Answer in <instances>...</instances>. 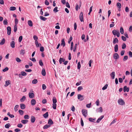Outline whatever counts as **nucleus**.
I'll return each instance as SVG.
<instances>
[{
    "instance_id": "f257e3e1",
    "label": "nucleus",
    "mask_w": 132,
    "mask_h": 132,
    "mask_svg": "<svg viewBox=\"0 0 132 132\" xmlns=\"http://www.w3.org/2000/svg\"><path fill=\"white\" fill-rule=\"evenodd\" d=\"M112 33L114 35H116L118 37H119L120 36V33L118 30H113L112 31Z\"/></svg>"
},
{
    "instance_id": "f03ea898",
    "label": "nucleus",
    "mask_w": 132,
    "mask_h": 132,
    "mask_svg": "<svg viewBox=\"0 0 132 132\" xmlns=\"http://www.w3.org/2000/svg\"><path fill=\"white\" fill-rule=\"evenodd\" d=\"M77 98L78 100L80 101H82L83 100L84 98V96L83 95H82L81 94H78L77 95Z\"/></svg>"
},
{
    "instance_id": "7ed1b4c3",
    "label": "nucleus",
    "mask_w": 132,
    "mask_h": 132,
    "mask_svg": "<svg viewBox=\"0 0 132 132\" xmlns=\"http://www.w3.org/2000/svg\"><path fill=\"white\" fill-rule=\"evenodd\" d=\"M82 112L83 115L86 117L87 115V110L83 109L82 110Z\"/></svg>"
},
{
    "instance_id": "20e7f679",
    "label": "nucleus",
    "mask_w": 132,
    "mask_h": 132,
    "mask_svg": "<svg viewBox=\"0 0 132 132\" xmlns=\"http://www.w3.org/2000/svg\"><path fill=\"white\" fill-rule=\"evenodd\" d=\"M83 13L82 12H81L79 15V19L80 21L81 22L84 21L83 19Z\"/></svg>"
},
{
    "instance_id": "39448f33",
    "label": "nucleus",
    "mask_w": 132,
    "mask_h": 132,
    "mask_svg": "<svg viewBox=\"0 0 132 132\" xmlns=\"http://www.w3.org/2000/svg\"><path fill=\"white\" fill-rule=\"evenodd\" d=\"M7 34L8 35H10L11 32V28L9 26L7 28Z\"/></svg>"
},
{
    "instance_id": "423d86ee",
    "label": "nucleus",
    "mask_w": 132,
    "mask_h": 132,
    "mask_svg": "<svg viewBox=\"0 0 132 132\" xmlns=\"http://www.w3.org/2000/svg\"><path fill=\"white\" fill-rule=\"evenodd\" d=\"M118 103L120 105H123L124 104V101L121 99H119L118 101Z\"/></svg>"
},
{
    "instance_id": "0eeeda50",
    "label": "nucleus",
    "mask_w": 132,
    "mask_h": 132,
    "mask_svg": "<svg viewBox=\"0 0 132 132\" xmlns=\"http://www.w3.org/2000/svg\"><path fill=\"white\" fill-rule=\"evenodd\" d=\"M113 57L114 59H117L119 58V56L117 53H115L113 56Z\"/></svg>"
},
{
    "instance_id": "6e6552de",
    "label": "nucleus",
    "mask_w": 132,
    "mask_h": 132,
    "mask_svg": "<svg viewBox=\"0 0 132 132\" xmlns=\"http://www.w3.org/2000/svg\"><path fill=\"white\" fill-rule=\"evenodd\" d=\"M117 7L118 8H119L118 11H120V8H121V4L120 3L118 2L117 3Z\"/></svg>"
},
{
    "instance_id": "1a4fd4ad",
    "label": "nucleus",
    "mask_w": 132,
    "mask_h": 132,
    "mask_svg": "<svg viewBox=\"0 0 132 132\" xmlns=\"http://www.w3.org/2000/svg\"><path fill=\"white\" fill-rule=\"evenodd\" d=\"M15 43L14 41H12L10 43V46L11 47L13 48L15 47Z\"/></svg>"
},
{
    "instance_id": "9d476101",
    "label": "nucleus",
    "mask_w": 132,
    "mask_h": 132,
    "mask_svg": "<svg viewBox=\"0 0 132 132\" xmlns=\"http://www.w3.org/2000/svg\"><path fill=\"white\" fill-rule=\"evenodd\" d=\"M110 76H111L112 79H114L115 76V73L114 72H113L110 74Z\"/></svg>"
},
{
    "instance_id": "9b49d317",
    "label": "nucleus",
    "mask_w": 132,
    "mask_h": 132,
    "mask_svg": "<svg viewBox=\"0 0 132 132\" xmlns=\"http://www.w3.org/2000/svg\"><path fill=\"white\" fill-rule=\"evenodd\" d=\"M104 116L103 115L101 116L97 119L96 121V122L97 123L99 122L100 121H101V120L104 118Z\"/></svg>"
},
{
    "instance_id": "f8f14e48",
    "label": "nucleus",
    "mask_w": 132,
    "mask_h": 132,
    "mask_svg": "<svg viewBox=\"0 0 132 132\" xmlns=\"http://www.w3.org/2000/svg\"><path fill=\"white\" fill-rule=\"evenodd\" d=\"M29 96L30 98H33L34 97V94L33 93H29Z\"/></svg>"
},
{
    "instance_id": "ddd939ff",
    "label": "nucleus",
    "mask_w": 132,
    "mask_h": 132,
    "mask_svg": "<svg viewBox=\"0 0 132 132\" xmlns=\"http://www.w3.org/2000/svg\"><path fill=\"white\" fill-rule=\"evenodd\" d=\"M28 24L30 27H32L33 26V23L32 21L30 20H28Z\"/></svg>"
},
{
    "instance_id": "4468645a",
    "label": "nucleus",
    "mask_w": 132,
    "mask_h": 132,
    "mask_svg": "<svg viewBox=\"0 0 132 132\" xmlns=\"http://www.w3.org/2000/svg\"><path fill=\"white\" fill-rule=\"evenodd\" d=\"M31 122L32 123H34L35 122V117L33 116L31 117Z\"/></svg>"
},
{
    "instance_id": "2eb2a0df",
    "label": "nucleus",
    "mask_w": 132,
    "mask_h": 132,
    "mask_svg": "<svg viewBox=\"0 0 132 132\" xmlns=\"http://www.w3.org/2000/svg\"><path fill=\"white\" fill-rule=\"evenodd\" d=\"M48 124L49 125H52L53 124V122L51 119H49Z\"/></svg>"
},
{
    "instance_id": "dca6fc26",
    "label": "nucleus",
    "mask_w": 132,
    "mask_h": 132,
    "mask_svg": "<svg viewBox=\"0 0 132 132\" xmlns=\"http://www.w3.org/2000/svg\"><path fill=\"white\" fill-rule=\"evenodd\" d=\"M42 74L43 76H45L46 75V73L45 70L44 68H43L42 69Z\"/></svg>"
},
{
    "instance_id": "f3484780",
    "label": "nucleus",
    "mask_w": 132,
    "mask_h": 132,
    "mask_svg": "<svg viewBox=\"0 0 132 132\" xmlns=\"http://www.w3.org/2000/svg\"><path fill=\"white\" fill-rule=\"evenodd\" d=\"M118 45L117 44H116L115 45L114 47V51L115 52H117L118 50Z\"/></svg>"
},
{
    "instance_id": "a211bd4d",
    "label": "nucleus",
    "mask_w": 132,
    "mask_h": 132,
    "mask_svg": "<svg viewBox=\"0 0 132 132\" xmlns=\"http://www.w3.org/2000/svg\"><path fill=\"white\" fill-rule=\"evenodd\" d=\"M36 101L34 99H32L31 101V103L32 105H34L36 103Z\"/></svg>"
},
{
    "instance_id": "6ab92c4d",
    "label": "nucleus",
    "mask_w": 132,
    "mask_h": 132,
    "mask_svg": "<svg viewBox=\"0 0 132 132\" xmlns=\"http://www.w3.org/2000/svg\"><path fill=\"white\" fill-rule=\"evenodd\" d=\"M129 91V88L128 87H127L126 86H124V92H128Z\"/></svg>"
},
{
    "instance_id": "aec40b11",
    "label": "nucleus",
    "mask_w": 132,
    "mask_h": 132,
    "mask_svg": "<svg viewBox=\"0 0 132 132\" xmlns=\"http://www.w3.org/2000/svg\"><path fill=\"white\" fill-rule=\"evenodd\" d=\"M35 44L36 46L37 47H39L40 46H41V44L40 43H38V40L35 41Z\"/></svg>"
},
{
    "instance_id": "412c9836",
    "label": "nucleus",
    "mask_w": 132,
    "mask_h": 132,
    "mask_svg": "<svg viewBox=\"0 0 132 132\" xmlns=\"http://www.w3.org/2000/svg\"><path fill=\"white\" fill-rule=\"evenodd\" d=\"M65 45V42H64V39H63L61 40V45H62L63 47H64Z\"/></svg>"
},
{
    "instance_id": "4be33fe9",
    "label": "nucleus",
    "mask_w": 132,
    "mask_h": 132,
    "mask_svg": "<svg viewBox=\"0 0 132 132\" xmlns=\"http://www.w3.org/2000/svg\"><path fill=\"white\" fill-rule=\"evenodd\" d=\"M5 85H4V86L5 87H6L8 86L10 84V80H9L8 81H6L5 82Z\"/></svg>"
},
{
    "instance_id": "5701e85b",
    "label": "nucleus",
    "mask_w": 132,
    "mask_h": 132,
    "mask_svg": "<svg viewBox=\"0 0 132 132\" xmlns=\"http://www.w3.org/2000/svg\"><path fill=\"white\" fill-rule=\"evenodd\" d=\"M5 39L4 38H3L1 40V42L0 43V45H3L5 43Z\"/></svg>"
},
{
    "instance_id": "b1692460",
    "label": "nucleus",
    "mask_w": 132,
    "mask_h": 132,
    "mask_svg": "<svg viewBox=\"0 0 132 132\" xmlns=\"http://www.w3.org/2000/svg\"><path fill=\"white\" fill-rule=\"evenodd\" d=\"M20 107L21 109H24L25 108V105L23 104H20Z\"/></svg>"
},
{
    "instance_id": "393cba45",
    "label": "nucleus",
    "mask_w": 132,
    "mask_h": 132,
    "mask_svg": "<svg viewBox=\"0 0 132 132\" xmlns=\"http://www.w3.org/2000/svg\"><path fill=\"white\" fill-rule=\"evenodd\" d=\"M118 40L117 38H115L113 42V43L114 44H115L116 43H118Z\"/></svg>"
},
{
    "instance_id": "a878e982",
    "label": "nucleus",
    "mask_w": 132,
    "mask_h": 132,
    "mask_svg": "<svg viewBox=\"0 0 132 132\" xmlns=\"http://www.w3.org/2000/svg\"><path fill=\"white\" fill-rule=\"evenodd\" d=\"M48 116V113L47 112L46 113L43 115V116L45 118H46Z\"/></svg>"
},
{
    "instance_id": "bb28decb",
    "label": "nucleus",
    "mask_w": 132,
    "mask_h": 132,
    "mask_svg": "<svg viewBox=\"0 0 132 132\" xmlns=\"http://www.w3.org/2000/svg\"><path fill=\"white\" fill-rule=\"evenodd\" d=\"M40 18L41 20L44 21H45L47 20V18H45L42 16H40Z\"/></svg>"
},
{
    "instance_id": "cd10ccee",
    "label": "nucleus",
    "mask_w": 132,
    "mask_h": 132,
    "mask_svg": "<svg viewBox=\"0 0 132 132\" xmlns=\"http://www.w3.org/2000/svg\"><path fill=\"white\" fill-rule=\"evenodd\" d=\"M19 105H16L14 107V110L15 112H16L18 110Z\"/></svg>"
},
{
    "instance_id": "c85d7f7f",
    "label": "nucleus",
    "mask_w": 132,
    "mask_h": 132,
    "mask_svg": "<svg viewBox=\"0 0 132 132\" xmlns=\"http://www.w3.org/2000/svg\"><path fill=\"white\" fill-rule=\"evenodd\" d=\"M28 120H23L21 121V122L24 124L27 123L28 122Z\"/></svg>"
},
{
    "instance_id": "c756f323",
    "label": "nucleus",
    "mask_w": 132,
    "mask_h": 132,
    "mask_svg": "<svg viewBox=\"0 0 132 132\" xmlns=\"http://www.w3.org/2000/svg\"><path fill=\"white\" fill-rule=\"evenodd\" d=\"M65 61V60L64 59H63L62 58H60L59 60V63L60 64H61L62 63V62H64Z\"/></svg>"
},
{
    "instance_id": "7c9ffc66",
    "label": "nucleus",
    "mask_w": 132,
    "mask_h": 132,
    "mask_svg": "<svg viewBox=\"0 0 132 132\" xmlns=\"http://www.w3.org/2000/svg\"><path fill=\"white\" fill-rule=\"evenodd\" d=\"M3 23L4 25H7L8 24L7 20L6 19H5L3 21Z\"/></svg>"
},
{
    "instance_id": "2f4dec72",
    "label": "nucleus",
    "mask_w": 132,
    "mask_h": 132,
    "mask_svg": "<svg viewBox=\"0 0 132 132\" xmlns=\"http://www.w3.org/2000/svg\"><path fill=\"white\" fill-rule=\"evenodd\" d=\"M10 9L11 11H14L16 9V8L14 6L11 7L10 8Z\"/></svg>"
},
{
    "instance_id": "473e14b6",
    "label": "nucleus",
    "mask_w": 132,
    "mask_h": 132,
    "mask_svg": "<svg viewBox=\"0 0 132 132\" xmlns=\"http://www.w3.org/2000/svg\"><path fill=\"white\" fill-rule=\"evenodd\" d=\"M7 115L11 118H13L14 117L13 115L11 114L9 112L7 113Z\"/></svg>"
},
{
    "instance_id": "72a5a7b5",
    "label": "nucleus",
    "mask_w": 132,
    "mask_h": 132,
    "mask_svg": "<svg viewBox=\"0 0 132 132\" xmlns=\"http://www.w3.org/2000/svg\"><path fill=\"white\" fill-rule=\"evenodd\" d=\"M38 82V81L37 79H35L32 81V83L34 84H36Z\"/></svg>"
},
{
    "instance_id": "f704fd0d",
    "label": "nucleus",
    "mask_w": 132,
    "mask_h": 132,
    "mask_svg": "<svg viewBox=\"0 0 132 132\" xmlns=\"http://www.w3.org/2000/svg\"><path fill=\"white\" fill-rule=\"evenodd\" d=\"M17 25H14V32H16L17 31Z\"/></svg>"
},
{
    "instance_id": "c9c22d12",
    "label": "nucleus",
    "mask_w": 132,
    "mask_h": 132,
    "mask_svg": "<svg viewBox=\"0 0 132 132\" xmlns=\"http://www.w3.org/2000/svg\"><path fill=\"white\" fill-rule=\"evenodd\" d=\"M53 103H56L57 100L55 97H53Z\"/></svg>"
},
{
    "instance_id": "e433bc0d",
    "label": "nucleus",
    "mask_w": 132,
    "mask_h": 132,
    "mask_svg": "<svg viewBox=\"0 0 132 132\" xmlns=\"http://www.w3.org/2000/svg\"><path fill=\"white\" fill-rule=\"evenodd\" d=\"M120 33L121 34H122L123 33L124 30H123V28L122 27H120Z\"/></svg>"
},
{
    "instance_id": "4c0bfd02",
    "label": "nucleus",
    "mask_w": 132,
    "mask_h": 132,
    "mask_svg": "<svg viewBox=\"0 0 132 132\" xmlns=\"http://www.w3.org/2000/svg\"><path fill=\"white\" fill-rule=\"evenodd\" d=\"M11 126V125L9 123H8L6 125H5V127L6 128H8L9 127Z\"/></svg>"
},
{
    "instance_id": "58836bf2",
    "label": "nucleus",
    "mask_w": 132,
    "mask_h": 132,
    "mask_svg": "<svg viewBox=\"0 0 132 132\" xmlns=\"http://www.w3.org/2000/svg\"><path fill=\"white\" fill-rule=\"evenodd\" d=\"M39 64L42 67L43 66V64L42 62V60H40L39 61Z\"/></svg>"
},
{
    "instance_id": "ea45409f",
    "label": "nucleus",
    "mask_w": 132,
    "mask_h": 132,
    "mask_svg": "<svg viewBox=\"0 0 132 132\" xmlns=\"http://www.w3.org/2000/svg\"><path fill=\"white\" fill-rule=\"evenodd\" d=\"M26 99V97L24 96H23L22 98L20 99V101L21 102L24 101Z\"/></svg>"
},
{
    "instance_id": "a19ab883",
    "label": "nucleus",
    "mask_w": 132,
    "mask_h": 132,
    "mask_svg": "<svg viewBox=\"0 0 132 132\" xmlns=\"http://www.w3.org/2000/svg\"><path fill=\"white\" fill-rule=\"evenodd\" d=\"M98 111L101 113L102 112H103V110L102 107H100L98 109H97Z\"/></svg>"
},
{
    "instance_id": "79ce46f5",
    "label": "nucleus",
    "mask_w": 132,
    "mask_h": 132,
    "mask_svg": "<svg viewBox=\"0 0 132 132\" xmlns=\"http://www.w3.org/2000/svg\"><path fill=\"white\" fill-rule=\"evenodd\" d=\"M50 126V125H46L44 126L43 127V128L44 129H47Z\"/></svg>"
},
{
    "instance_id": "37998d69",
    "label": "nucleus",
    "mask_w": 132,
    "mask_h": 132,
    "mask_svg": "<svg viewBox=\"0 0 132 132\" xmlns=\"http://www.w3.org/2000/svg\"><path fill=\"white\" fill-rule=\"evenodd\" d=\"M19 112L21 115H23L24 113V112L23 110H19Z\"/></svg>"
},
{
    "instance_id": "c03bdc74",
    "label": "nucleus",
    "mask_w": 132,
    "mask_h": 132,
    "mask_svg": "<svg viewBox=\"0 0 132 132\" xmlns=\"http://www.w3.org/2000/svg\"><path fill=\"white\" fill-rule=\"evenodd\" d=\"M21 75L23 76H26L27 75V73L24 71H22L21 72Z\"/></svg>"
},
{
    "instance_id": "a18cd8bd",
    "label": "nucleus",
    "mask_w": 132,
    "mask_h": 132,
    "mask_svg": "<svg viewBox=\"0 0 132 132\" xmlns=\"http://www.w3.org/2000/svg\"><path fill=\"white\" fill-rule=\"evenodd\" d=\"M108 86V85L107 84H106L102 88V89L103 90H104L106 89L107 88V87Z\"/></svg>"
},
{
    "instance_id": "49530a36",
    "label": "nucleus",
    "mask_w": 132,
    "mask_h": 132,
    "mask_svg": "<svg viewBox=\"0 0 132 132\" xmlns=\"http://www.w3.org/2000/svg\"><path fill=\"white\" fill-rule=\"evenodd\" d=\"M83 89V88L82 87L80 86L78 87L77 90L78 91H81V90H82Z\"/></svg>"
},
{
    "instance_id": "de8ad7c7",
    "label": "nucleus",
    "mask_w": 132,
    "mask_h": 132,
    "mask_svg": "<svg viewBox=\"0 0 132 132\" xmlns=\"http://www.w3.org/2000/svg\"><path fill=\"white\" fill-rule=\"evenodd\" d=\"M58 7H56L53 10V11L55 12L56 13L58 11V10H57Z\"/></svg>"
},
{
    "instance_id": "09e8293b",
    "label": "nucleus",
    "mask_w": 132,
    "mask_h": 132,
    "mask_svg": "<svg viewBox=\"0 0 132 132\" xmlns=\"http://www.w3.org/2000/svg\"><path fill=\"white\" fill-rule=\"evenodd\" d=\"M25 53V50H21L20 52V54H21L24 55Z\"/></svg>"
},
{
    "instance_id": "8fccbe9b",
    "label": "nucleus",
    "mask_w": 132,
    "mask_h": 132,
    "mask_svg": "<svg viewBox=\"0 0 132 132\" xmlns=\"http://www.w3.org/2000/svg\"><path fill=\"white\" fill-rule=\"evenodd\" d=\"M56 103H53V104L52 107L54 109H56Z\"/></svg>"
},
{
    "instance_id": "3c124183",
    "label": "nucleus",
    "mask_w": 132,
    "mask_h": 132,
    "mask_svg": "<svg viewBox=\"0 0 132 132\" xmlns=\"http://www.w3.org/2000/svg\"><path fill=\"white\" fill-rule=\"evenodd\" d=\"M16 61L18 63H20L21 62V60L18 57H17L16 58Z\"/></svg>"
},
{
    "instance_id": "603ef678",
    "label": "nucleus",
    "mask_w": 132,
    "mask_h": 132,
    "mask_svg": "<svg viewBox=\"0 0 132 132\" xmlns=\"http://www.w3.org/2000/svg\"><path fill=\"white\" fill-rule=\"evenodd\" d=\"M88 119L89 121L92 122H94L95 120V119H93L91 118H89Z\"/></svg>"
},
{
    "instance_id": "864d4df0",
    "label": "nucleus",
    "mask_w": 132,
    "mask_h": 132,
    "mask_svg": "<svg viewBox=\"0 0 132 132\" xmlns=\"http://www.w3.org/2000/svg\"><path fill=\"white\" fill-rule=\"evenodd\" d=\"M22 39V36H20L19 38V42H21Z\"/></svg>"
},
{
    "instance_id": "5fc2aeb1",
    "label": "nucleus",
    "mask_w": 132,
    "mask_h": 132,
    "mask_svg": "<svg viewBox=\"0 0 132 132\" xmlns=\"http://www.w3.org/2000/svg\"><path fill=\"white\" fill-rule=\"evenodd\" d=\"M77 66L78 69H79L81 67V65L80 62H78V63Z\"/></svg>"
},
{
    "instance_id": "6e6d98bb",
    "label": "nucleus",
    "mask_w": 132,
    "mask_h": 132,
    "mask_svg": "<svg viewBox=\"0 0 132 132\" xmlns=\"http://www.w3.org/2000/svg\"><path fill=\"white\" fill-rule=\"evenodd\" d=\"M15 25H17V24L18 23V20L16 19L15 18Z\"/></svg>"
},
{
    "instance_id": "4d7b16f0",
    "label": "nucleus",
    "mask_w": 132,
    "mask_h": 132,
    "mask_svg": "<svg viewBox=\"0 0 132 132\" xmlns=\"http://www.w3.org/2000/svg\"><path fill=\"white\" fill-rule=\"evenodd\" d=\"M24 118L26 119H28L29 118V116L28 115H26L24 116Z\"/></svg>"
},
{
    "instance_id": "13d9d810",
    "label": "nucleus",
    "mask_w": 132,
    "mask_h": 132,
    "mask_svg": "<svg viewBox=\"0 0 132 132\" xmlns=\"http://www.w3.org/2000/svg\"><path fill=\"white\" fill-rule=\"evenodd\" d=\"M9 69V68L7 67H6L3 70V71L5 72L7 71Z\"/></svg>"
},
{
    "instance_id": "bf43d9fd",
    "label": "nucleus",
    "mask_w": 132,
    "mask_h": 132,
    "mask_svg": "<svg viewBox=\"0 0 132 132\" xmlns=\"http://www.w3.org/2000/svg\"><path fill=\"white\" fill-rule=\"evenodd\" d=\"M40 51L41 52H43L44 51V47L43 46L41 47L40 48Z\"/></svg>"
},
{
    "instance_id": "052dcab7",
    "label": "nucleus",
    "mask_w": 132,
    "mask_h": 132,
    "mask_svg": "<svg viewBox=\"0 0 132 132\" xmlns=\"http://www.w3.org/2000/svg\"><path fill=\"white\" fill-rule=\"evenodd\" d=\"M45 4L46 5H48L49 4V2L47 0H46L45 1Z\"/></svg>"
},
{
    "instance_id": "680f3d73",
    "label": "nucleus",
    "mask_w": 132,
    "mask_h": 132,
    "mask_svg": "<svg viewBox=\"0 0 132 132\" xmlns=\"http://www.w3.org/2000/svg\"><path fill=\"white\" fill-rule=\"evenodd\" d=\"M66 6L68 8H70V7L69 4L68 2H67L66 3Z\"/></svg>"
},
{
    "instance_id": "e2e57ef3",
    "label": "nucleus",
    "mask_w": 132,
    "mask_h": 132,
    "mask_svg": "<svg viewBox=\"0 0 132 132\" xmlns=\"http://www.w3.org/2000/svg\"><path fill=\"white\" fill-rule=\"evenodd\" d=\"M46 88V86L45 84H43L42 85V88L43 90L45 89Z\"/></svg>"
},
{
    "instance_id": "0e129e2a",
    "label": "nucleus",
    "mask_w": 132,
    "mask_h": 132,
    "mask_svg": "<svg viewBox=\"0 0 132 132\" xmlns=\"http://www.w3.org/2000/svg\"><path fill=\"white\" fill-rule=\"evenodd\" d=\"M125 10L126 12H128L129 11L128 7H126L125 8Z\"/></svg>"
},
{
    "instance_id": "69168bd1",
    "label": "nucleus",
    "mask_w": 132,
    "mask_h": 132,
    "mask_svg": "<svg viewBox=\"0 0 132 132\" xmlns=\"http://www.w3.org/2000/svg\"><path fill=\"white\" fill-rule=\"evenodd\" d=\"M33 38L34 39L36 40H37V39H38V37L36 35H34L33 36Z\"/></svg>"
},
{
    "instance_id": "338daca9",
    "label": "nucleus",
    "mask_w": 132,
    "mask_h": 132,
    "mask_svg": "<svg viewBox=\"0 0 132 132\" xmlns=\"http://www.w3.org/2000/svg\"><path fill=\"white\" fill-rule=\"evenodd\" d=\"M93 62V61L92 60H90L89 62V66L90 67H91V63L92 62Z\"/></svg>"
},
{
    "instance_id": "774afa93",
    "label": "nucleus",
    "mask_w": 132,
    "mask_h": 132,
    "mask_svg": "<svg viewBox=\"0 0 132 132\" xmlns=\"http://www.w3.org/2000/svg\"><path fill=\"white\" fill-rule=\"evenodd\" d=\"M71 110L73 112H74L75 111V109L73 106H72L71 109Z\"/></svg>"
}]
</instances>
